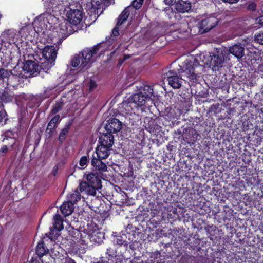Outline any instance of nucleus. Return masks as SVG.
<instances>
[{
    "label": "nucleus",
    "mask_w": 263,
    "mask_h": 263,
    "mask_svg": "<svg viewBox=\"0 0 263 263\" xmlns=\"http://www.w3.org/2000/svg\"><path fill=\"white\" fill-rule=\"evenodd\" d=\"M20 74L21 73L18 74H14L12 70H8L1 68H0V82L8 81V78L11 75L20 77Z\"/></svg>",
    "instance_id": "obj_28"
},
{
    "label": "nucleus",
    "mask_w": 263,
    "mask_h": 263,
    "mask_svg": "<svg viewBox=\"0 0 263 263\" xmlns=\"http://www.w3.org/2000/svg\"><path fill=\"white\" fill-rule=\"evenodd\" d=\"M254 40L257 43L263 45V31H260L259 33L255 34Z\"/></svg>",
    "instance_id": "obj_42"
},
{
    "label": "nucleus",
    "mask_w": 263,
    "mask_h": 263,
    "mask_svg": "<svg viewBox=\"0 0 263 263\" xmlns=\"http://www.w3.org/2000/svg\"><path fill=\"white\" fill-rule=\"evenodd\" d=\"M158 120L157 118L153 119L149 117H146L144 118L143 126L146 130L149 133H153L159 129L160 127L157 124Z\"/></svg>",
    "instance_id": "obj_15"
},
{
    "label": "nucleus",
    "mask_w": 263,
    "mask_h": 263,
    "mask_svg": "<svg viewBox=\"0 0 263 263\" xmlns=\"http://www.w3.org/2000/svg\"><path fill=\"white\" fill-rule=\"evenodd\" d=\"M91 187L90 185L88 183V182L85 181V182H81L79 184V189L80 191L82 192L83 191L85 192H88L89 194L90 195V193L92 192V190H91L90 188Z\"/></svg>",
    "instance_id": "obj_37"
},
{
    "label": "nucleus",
    "mask_w": 263,
    "mask_h": 263,
    "mask_svg": "<svg viewBox=\"0 0 263 263\" xmlns=\"http://www.w3.org/2000/svg\"><path fill=\"white\" fill-rule=\"evenodd\" d=\"M256 23L263 25V15H260L256 19Z\"/></svg>",
    "instance_id": "obj_54"
},
{
    "label": "nucleus",
    "mask_w": 263,
    "mask_h": 263,
    "mask_svg": "<svg viewBox=\"0 0 263 263\" xmlns=\"http://www.w3.org/2000/svg\"><path fill=\"white\" fill-rule=\"evenodd\" d=\"M60 263H76L75 261L70 258L63 257L60 258Z\"/></svg>",
    "instance_id": "obj_50"
},
{
    "label": "nucleus",
    "mask_w": 263,
    "mask_h": 263,
    "mask_svg": "<svg viewBox=\"0 0 263 263\" xmlns=\"http://www.w3.org/2000/svg\"><path fill=\"white\" fill-rule=\"evenodd\" d=\"M161 205L159 204L156 205L155 203L152 202H143L142 204L140 205L137 210L141 212H150V214H159L160 212V208Z\"/></svg>",
    "instance_id": "obj_12"
},
{
    "label": "nucleus",
    "mask_w": 263,
    "mask_h": 263,
    "mask_svg": "<svg viewBox=\"0 0 263 263\" xmlns=\"http://www.w3.org/2000/svg\"><path fill=\"white\" fill-rule=\"evenodd\" d=\"M114 134L110 133L109 131H105L99 137V143L112 147L114 143Z\"/></svg>",
    "instance_id": "obj_18"
},
{
    "label": "nucleus",
    "mask_w": 263,
    "mask_h": 263,
    "mask_svg": "<svg viewBox=\"0 0 263 263\" xmlns=\"http://www.w3.org/2000/svg\"><path fill=\"white\" fill-rule=\"evenodd\" d=\"M75 206L69 201H66L61 205L60 210L61 214H72L74 212Z\"/></svg>",
    "instance_id": "obj_25"
},
{
    "label": "nucleus",
    "mask_w": 263,
    "mask_h": 263,
    "mask_svg": "<svg viewBox=\"0 0 263 263\" xmlns=\"http://www.w3.org/2000/svg\"><path fill=\"white\" fill-rule=\"evenodd\" d=\"M102 160L96 157L93 154L91 158V165L92 171L103 176V173L108 171V167Z\"/></svg>",
    "instance_id": "obj_10"
},
{
    "label": "nucleus",
    "mask_w": 263,
    "mask_h": 263,
    "mask_svg": "<svg viewBox=\"0 0 263 263\" xmlns=\"http://www.w3.org/2000/svg\"><path fill=\"white\" fill-rule=\"evenodd\" d=\"M62 119V118L60 117V115H54L53 117L48 122L49 126L52 124L53 125H56L58 127V124L61 121Z\"/></svg>",
    "instance_id": "obj_38"
},
{
    "label": "nucleus",
    "mask_w": 263,
    "mask_h": 263,
    "mask_svg": "<svg viewBox=\"0 0 263 263\" xmlns=\"http://www.w3.org/2000/svg\"><path fill=\"white\" fill-rule=\"evenodd\" d=\"M75 234H77L78 236V235H81V236H82V234H81V233H80L79 231H76V233H75Z\"/></svg>",
    "instance_id": "obj_62"
},
{
    "label": "nucleus",
    "mask_w": 263,
    "mask_h": 263,
    "mask_svg": "<svg viewBox=\"0 0 263 263\" xmlns=\"http://www.w3.org/2000/svg\"><path fill=\"white\" fill-rule=\"evenodd\" d=\"M205 126L206 124L200 120V118L195 117L192 123V127L196 133L203 134L206 132Z\"/></svg>",
    "instance_id": "obj_19"
},
{
    "label": "nucleus",
    "mask_w": 263,
    "mask_h": 263,
    "mask_svg": "<svg viewBox=\"0 0 263 263\" xmlns=\"http://www.w3.org/2000/svg\"><path fill=\"white\" fill-rule=\"evenodd\" d=\"M133 228L132 226L128 224L127 227H126V230H125V232L127 233V234H130V230L131 229Z\"/></svg>",
    "instance_id": "obj_59"
},
{
    "label": "nucleus",
    "mask_w": 263,
    "mask_h": 263,
    "mask_svg": "<svg viewBox=\"0 0 263 263\" xmlns=\"http://www.w3.org/2000/svg\"><path fill=\"white\" fill-rule=\"evenodd\" d=\"M222 1L230 4H234L238 2L239 0H222Z\"/></svg>",
    "instance_id": "obj_60"
},
{
    "label": "nucleus",
    "mask_w": 263,
    "mask_h": 263,
    "mask_svg": "<svg viewBox=\"0 0 263 263\" xmlns=\"http://www.w3.org/2000/svg\"><path fill=\"white\" fill-rule=\"evenodd\" d=\"M81 196L80 193L77 190H76L68 194L67 201H69L74 205L80 200Z\"/></svg>",
    "instance_id": "obj_29"
},
{
    "label": "nucleus",
    "mask_w": 263,
    "mask_h": 263,
    "mask_svg": "<svg viewBox=\"0 0 263 263\" xmlns=\"http://www.w3.org/2000/svg\"><path fill=\"white\" fill-rule=\"evenodd\" d=\"M57 50L54 46H46L42 51V59H40V67L46 72L54 65Z\"/></svg>",
    "instance_id": "obj_3"
},
{
    "label": "nucleus",
    "mask_w": 263,
    "mask_h": 263,
    "mask_svg": "<svg viewBox=\"0 0 263 263\" xmlns=\"http://www.w3.org/2000/svg\"><path fill=\"white\" fill-rule=\"evenodd\" d=\"M54 251L52 252V255H49L48 253L43 255L40 259L42 263H52L54 261L55 263H60V257H54L55 254H54Z\"/></svg>",
    "instance_id": "obj_26"
},
{
    "label": "nucleus",
    "mask_w": 263,
    "mask_h": 263,
    "mask_svg": "<svg viewBox=\"0 0 263 263\" xmlns=\"http://www.w3.org/2000/svg\"><path fill=\"white\" fill-rule=\"evenodd\" d=\"M132 86L138 90V92L119 105L118 110L122 115L131 114L133 111L139 107L143 110L147 100L155 98L152 86L138 83H134Z\"/></svg>",
    "instance_id": "obj_1"
},
{
    "label": "nucleus",
    "mask_w": 263,
    "mask_h": 263,
    "mask_svg": "<svg viewBox=\"0 0 263 263\" xmlns=\"http://www.w3.org/2000/svg\"><path fill=\"white\" fill-rule=\"evenodd\" d=\"M224 211L226 212V214H233V210H232L231 209H229V207H225L224 209Z\"/></svg>",
    "instance_id": "obj_57"
},
{
    "label": "nucleus",
    "mask_w": 263,
    "mask_h": 263,
    "mask_svg": "<svg viewBox=\"0 0 263 263\" xmlns=\"http://www.w3.org/2000/svg\"><path fill=\"white\" fill-rule=\"evenodd\" d=\"M51 213H53L54 214H59L58 208L54 206H50L49 208L44 212L43 214H50Z\"/></svg>",
    "instance_id": "obj_45"
},
{
    "label": "nucleus",
    "mask_w": 263,
    "mask_h": 263,
    "mask_svg": "<svg viewBox=\"0 0 263 263\" xmlns=\"http://www.w3.org/2000/svg\"><path fill=\"white\" fill-rule=\"evenodd\" d=\"M219 22V19L214 15L205 17L200 23V29L202 30V33L208 32L218 25Z\"/></svg>",
    "instance_id": "obj_9"
},
{
    "label": "nucleus",
    "mask_w": 263,
    "mask_h": 263,
    "mask_svg": "<svg viewBox=\"0 0 263 263\" xmlns=\"http://www.w3.org/2000/svg\"><path fill=\"white\" fill-rule=\"evenodd\" d=\"M192 3H193V2L190 0H180L179 3H176L175 8L179 12L184 13L185 12H189L191 9Z\"/></svg>",
    "instance_id": "obj_22"
},
{
    "label": "nucleus",
    "mask_w": 263,
    "mask_h": 263,
    "mask_svg": "<svg viewBox=\"0 0 263 263\" xmlns=\"http://www.w3.org/2000/svg\"><path fill=\"white\" fill-rule=\"evenodd\" d=\"M247 9L252 12L255 11L256 9V4L254 2H251L247 6Z\"/></svg>",
    "instance_id": "obj_47"
},
{
    "label": "nucleus",
    "mask_w": 263,
    "mask_h": 263,
    "mask_svg": "<svg viewBox=\"0 0 263 263\" xmlns=\"http://www.w3.org/2000/svg\"><path fill=\"white\" fill-rule=\"evenodd\" d=\"M48 251V249L45 247L44 243L43 241L38 243L36 249V253L40 258L43 255L47 254Z\"/></svg>",
    "instance_id": "obj_34"
},
{
    "label": "nucleus",
    "mask_w": 263,
    "mask_h": 263,
    "mask_svg": "<svg viewBox=\"0 0 263 263\" xmlns=\"http://www.w3.org/2000/svg\"><path fill=\"white\" fill-rule=\"evenodd\" d=\"M53 229L60 231L63 229V219L60 215H55L53 218Z\"/></svg>",
    "instance_id": "obj_31"
},
{
    "label": "nucleus",
    "mask_w": 263,
    "mask_h": 263,
    "mask_svg": "<svg viewBox=\"0 0 263 263\" xmlns=\"http://www.w3.org/2000/svg\"><path fill=\"white\" fill-rule=\"evenodd\" d=\"M13 95L10 91H4L0 95V101L2 103H8L13 99Z\"/></svg>",
    "instance_id": "obj_33"
},
{
    "label": "nucleus",
    "mask_w": 263,
    "mask_h": 263,
    "mask_svg": "<svg viewBox=\"0 0 263 263\" xmlns=\"http://www.w3.org/2000/svg\"><path fill=\"white\" fill-rule=\"evenodd\" d=\"M124 242H125V241L122 239L121 237L118 238L116 240V243L120 246L123 245Z\"/></svg>",
    "instance_id": "obj_56"
},
{
    "label": "nucleus",
    "mask_w": 263,
    "mask_h": 263,
    "mask_svg": "<svg viewBox=\"0 0 263 263\" xmlns=\"http://www.w3.org/2000/svg\"><path fill=\"white\" fill-rule=\"evenodd\" d=\"M24 71L29 73V76H36L40 73V66L32 60H25L23 67Z\"/></svg>",
    "instance_id": "obj_11"
},
{
    "label": "nucleus",
    "mask_w": 263,
    "mask_h": 263,
    "mask_svg": "<svg viewBox=\"0 0 263 263\" xmlns=\"http://www.w3.org/2000/svg\"><path fill=\"white\" fill-rule=\"evenodd\" d=\"M122 128V123L118 119L113 118L107 121L105 126V131L110 133H117Z\"/></svg>",
    "instance_id": "obj_13"
},
{
    "label": "nucleus",
    "mask_w": 263,
    "mask_h": 263,
    "mask_svg": "<svg viewBox=\"0 0 263 263\" xmlns=\"http://www.w3.org/2000/svg\"><path fill=\"white\" fill-rule=\"evenodd\" d=\"M84 177L92 188V192L90 193V195H95L96 190L101 189L102 186V179H103V176L92 171L90 173L85 174Z\"/></svg>",
    "instance_id": "obj_6"
},
{
    "label": "nucleus",
    "mask_w": 263,
    "mask_h": 263,
    "mask_svg": "<svg viewBox=\"0 0 263 263\" xmlns=\"http://www.w3.org/2000/svg\"><path fill=\"white\" fill-rule=\"evenodd\" d=\"M145 140L144 132L141 130L139 134L136 135L135 141L139 145L144 146L145 145Z\"/></svg>",
    "instance_id": "obj_35"
},
{
    "label": "nucleus",
    "mask_w": 263,
    "mask_h": 263,
    "mask_svg": "<svg viewBox=\"0 0 263 263\" xmlns=\"http://www.w3.org/2000/svg\"><path fill=\"white\" fill-rule=\"evenodd\" d=\"M242 126L244 130H248L252 129L253 125L252 124L250 123L248 120H247L242 122Z\"/></svg>",
    "instance_id": "obj_44"
},
{
    "label": "nucleus",
    "mask_w": 263,
    "mask_h": 263,
    "mask_svg": "<svg viewBox=\"0 0 263 263\" xmlns=\"http://www.w3.org/2000/svg\"><path fill=\"white\" fill-rule=\"evenodd\" d=\"M97 86V83L95 81L90 80L88 84L89 89L90 91L93 90Z\"/></svg>",
    "instance_id": "obj_49"
},
{
    "label": "nucleus",
    "mask_w": 263,
    "mask_h": 263,
    "mask_svg": "<svg viewBox=\"0 0 263 263\" xmlns=\"http://www.w3.org/2000/svg\"><path fill=\"white\" fill-rule=\"evenodd\" d=\"M228 53L222 49H216L210 53V67L214 70H218L223 66Z\"/></svg>",
    "instance_id": "obj_5"
},
{
    "label": "nucleus",
    "mask_w": 263,
    "mask_h": 263,
    "mask_svg": "<svg viewBox=\"0 0 263 263\" xmlns=\"http://www.w3.org/2000/svg\"><path fill=\"white\" fill-rule=\"evenodd\" d=\"M71 25L67 21L60 24L59 33L62 35V38L65 39L74 32Z\"/></svg>",
    "instance_id": "obj_16"
},
{
    "label": "nucleus",
    "mask_w": 263,
    "mask_h": 263,
    "mask_svg": "<svg viewBox=\"0 0 263 263\" xmlns=\"http://www.w3.org/2000/svg\"><path fill=\"white\" fill-rule=\"evenodd\" d=\"M83 15L82 10L70 8V10L67 12L66 17L69 23L76 26L82 22Z\"/></svg>",
    "instance_id": "obj_8"
},
{
    "label": "nucleus",
    "mask_w": 263,
    "mask_h": 263,
    "mask_svg": "<svg viewBox=\"0 0 263 263\" xmlns=\"http://www.w3.org/2000/svg\"><path fill=\"white\" fill-rule=\"evenodd\" d=\"M89 161V159L88 157L87 156H83L80 159L79 165L83 168H84L87 166Z\"/></svg>",
    "instance_id": "obj_41"
},
{
    "label": "nucleus",
    "mask_w": 263,
    "mask_h": 263,
    "mask_svg": "<svg viewBox=\"0 0 263 263\" xmlns=\"http://www.w3.org/2000/svg\"><path fill=\"white\" fill-rule=\"evenodd\" d=\"M130 14V7H126L119 15L117 18V26L122 25L128 18Z\"/></svg>",
    "instance_id": "obj_27"
},
{
    "label": "nucleus",
    "mask_w": 263,
    "mask_h": 263,
    "mask_svg": "<svg viewBox=\"0 0 263 263\" xmlns=\"http://www.w3.org/2000/svg\"><path fill=\"white\" fill-rule=\"evenodd\" d=\"M88 237H89L91 241L99 243L104 238V234L95 229L92 232L89 231Z\"/></svg>",
    "instance_id": "obj_21"
},
{
    "label": "nucleus",
    "mask_w": 263,
    "mask_h": 263,
    "mask_svg": "<svg viewBox=\"0 0 263 263\" xmlns=\"http://www.w3.org/2000/svg\"><path fill=\"white\" fill-rule=\"evenodd\" d=\"M192 2H193V4H195V3L197 2L199 0H190Z\"/></svg>",
    "instance_id": "obj_63"
},
{
    "label": "nucleus",
    "mask_w": 263,
    "mask_h": 263,
    "mask_svg": "<svg viewBox=\"0 0 263 263\" xmlns=\"http://www.w3.org/2000/svg\"><path fill=\"white\" fill-rule=\"evenodd\" d=\"M16 142V140L15 138H11L10 140H8L5 142L7 144V146H8L10 148H12L13 147L14 145Z\"/></svg>",
    "instance_id": "obj_51"
},
{
    "label": "nucleus",
    "mask_w": 263,
    "mask_h": 263,
    "mask_svg": "<svg viewBox=\"0 0 263 263\" xmlns=\"http://www.w3.org/2000/svg\"><path fill=\"white\" fill-rule=\"evenodd\" d=\"M111 146L100 144L96 148V157L100 159H106L110 154Z\"/></svg>",
    "instance_id": "obj_14"
},
{
    "label": "nucleus",
    "mask_w": 263,
    "mask_h": 263,
    "mask_svg": "<svg viewBox=\"0 0 263 263\" xmlns=\"http://www.w3.org/2000/svg\"><path fill=\"white\" fill-rule=\"evenodd\" d=\"M100 43L93 46L91 48H86L79 54H76L71 59V65L73 67H78L80 64L81 69H87L95 59L93 58L98 54L101 47Z\"/></svg>",
    "instance_id": "obj_2"
},
{
    "label": "nucleus",
    "mask_w": 263,
    "mask_h": 263,
    "mask_svg": "<svg viewBox=\"0 0 263 263\" xmlns=\"http://www.w3.org/2000/svg\"><path fill=\"white\" fill-rule=\"evenodd\" d=\"M164 208L167 213L172 212V214H184L186 211L184 205L178 202L170 203V204H167V206H164Z\"/></svg>",
    "instance_id": "obj_17"
},
{
    "label": "nucleus",
    "mask_w": 263,
    "mask_h": 263,
    "mask_svg": "<svg viewBox=\"0 0 263 263\" xmlns=\"http://www.w3.org/2000/svg\"><path fill=\"white\" fill-rule=\"evenodd\" d=\"M107 0H90L86 4V9L91 12L96 11L101 8L102 4L106 5Z\"/></svg>",
    "instance_id": "obj_20"
},
{
    "label": "nucleus",
    "mask_w": 263,
    "mask_h": 263,
    "mask_svg": "<svg viewBox=\"0 0 263 263\" xmlns=\"http://www.w3.org/2000/svg\"><path fill=\"white\" fill-rule=\"evenodd\" d=\"M120 26H117V24L116 23V26L112 30L111 35L114 36V37H117L119 35V27Z\"/></svg>",
    "instance_id": "obj_52"
},
{
    "label": "nucleus",
    "mask_w": 263,
    "mask_h": 263,
    "mask_svg": "<svg viewBox=\"0 0 263 263\" xmlns=\"http://www.w3.org/2000/svg\"><path fill=\"white\" fill-rule=\"evenodd\" d=\"M130 58V55L128 54H124L123 57L122 58H120L118 60L117 66L118 67H120L124 62L126 61L127 59Z\"/></svg>",
    "instance_id": "obj_48"
},
{
    "label": "nucleus",
    "mask_w": 263,
    "mask_h": 263,
    "mask_svg": "<svg viewBox=\"0 0 263 263\" xmlns=\"http://www.w3.org/2000/svg\"><path fill=\"white\" fill-rule=\"evenodd\" d=\"M6 114V112L5 110H0V122H2L4 119L5 117V115Z\"/></svg>",
    "instance_id": "obj_55"
},
{
    "label": "nucleus",
    "mask_w": 263,
    "mask_h": 263,
    "mask_svg": "<svg viewBox=\"0 0 263 263\" xmlns=\"http://www.w3.org/2000/svg\"><path fill=\"white\" fill-rule=\"evenodd\" d=\"M177 133H178V134H179V135H181V130H180V129H178V130H177Z\"/></svg>",
    "instance_id": "obj_64"
},
{
    "label": "nucleus",
    "mask_w": 263,
    "mask_h": 263,
    "mask_svg": "<svg viewBox=\"0 0 263 263\" xmlns=\"http://www.w3.org/2000/svg\"><path fill=\"white\" fill-rule=\"evenodd\" d=\"M72 120H71L66 123L64 127L61 130L58 138V140L61 143H62L66 139L67 135L72 124Z\"/></svg>",
    "instance_id": "obj_24"
},
{
    "label": "nucleus",
    "mask_w": 263,
    "mask_h": 263,
    "mask_svg": "<svg viewBox=\"0 0 263 263\" xmlns=\"http://www.w3.org/2000/svg\"><path fill=\"white\" fill-rule=\"evenodd\" d=\"M14 134L12 131L7 130L5 132L3 135V142H6L7 140H10L11 138H14Z\"/></svg>",
    "instance_id": "obj_40"
},
{
    "label": "nucleus",
    "mask_w": 263,
    "mask_h": 263,
    "mask_svg": "<svg viewBox=\"0 0 263 263\" xmlns=\"http://www.w3.org/2000/svg\"><path fill=\"white\" fill-rule=\"evenodd\" d=\"M143 2V0H134L132 2V5L136 9H139Z\"/></svg>",
    "instance_id": "obj_46"
},
{
    "label": "nucleus",
    "mask_w": 263,
    "mask_h": 263,
    "mask_svg": "<svg viewBox=\"0 0 263 263\" xmlns=\"http://www.w3.org/2000/svg\"><path fill=\"white\" fill-rule=\"evenodd\" d=\"M164 79H166L168 84L174 89H178L181 87L183 79L179 72L175 70H170L168 72L164 73Z\"/></svg>",
    "instance_id": "obj_7"
},
{
    "label": "nucleus",
    "mask_w": 263,
    "mask_h": 263,
    "mask_svg": "<svg viewBox=\"0 0 263 263\" xmlns=\"http://www.w3.org/2000/svg\"><path fill=\"white\" fill-rule=\"evenodd\" d=\"M64 105V103L62 101L55 102L49 114V116H53L54 115H58L57 114L62 109Z\"/></svg>",
    "instance_id": "obj_30"
},
{
    "label": "nucleus",
    "mask_w": 263,
    "mask_h": 263,
    "mask_svg": "<svg viewBox=\"0 0 263 263\" xmlns=\"http://www.w3.org/2000/svg\"><path fill=\"white\" fill-rule=\"evenodd\" d=\"M47 21V19H45V18L42 15H40L37 16L35 20H34L33 25L35 26V27H37L38 28L43 29V28H46L47 25L46 22Z\"/></svg>",
    "instance_id": "obj_32"
},
{
    "label": "nucleus",
    "mask_w": 263,
    "mask_h": 263,
    "mask_svg": "<svg viewBox=\"0 0 263 263\" xmlns=\"http://www.w3.org/2000/svg\"><path fill=\"white\" fill-rule=\"evenodd\" d=\"M116 252L115 249L111 248H109L107 249L106 255L107 254L109 256L113 257L116 256Z\"/></svg>",
    "instance_id": "obj_53"
},
{
    "label": "nucleus",
    "mask_w": 263,
    "mask_h": 263,
    "mask_svg": "<svg viewBox=\"0 0 263 263\" xmlns=\"http://www.w3.org/2000/svg\"><path fill=\"white\" fill-rule=\"evenodd\" d=\"M200 66L198 59L192 56L184 61L182 70L190 80L194 81L197 80L196 69Z\"/></svg>",
    "instance_id": "obj_4"
},
{
    "label": "nucleus",
    "mask_w": 263,
    "mask_h": 263,
    "mask_svg": "<svg viewBox=\"0 0 263 263\" xmlns=\"http://www.w3.org/2000/svg\"><path fill=\"white\" fill-rule=\"evenodd\" d=\"M119 53L117 52L116 50L112 51L109 55H107V59L106 62L107 64H113L115 62L117 57L118 56Z\"/></svg>",
    "instance_id": "obj_36"
},
{
    "label": "nucleus",
    "mask_w": 263,
    "mask_h": 263,
    "mask_svg": "<svg viewBox=\"0 0 263 263\" xmlns=\"http://www.w3.org/2000/svg\"><path fill=\"white\" fill-rule=\"evenodd\" d=\"M244 51L245 48L241 44H235L229 48L230 53L238 59L244 55Z\"/></svg>",
    "instance_id": "obj_23"
},
{
    "label": "nucleus",
    "mask_w": 263,
    "mask_h": 263,
    "mask_svg": "<svg viewBox=\"0 0 263 263\" xmlns=\"http://www.w3.org/2000/svg\"><path fill=\"white\" fill-rule=\"evenodd\" d=\"M10 148L6 145H3L0 147V157L6 156L8 154Z\"/></svg>",
    "instance_id": "obj_43"
},
{
    "label": "nucleus",
    "mask_w": 263,
    "mask_h": 263,
    "mask_svg": "<svg viewBox=\"0 0 263 263\" xmlns=\"http://www.w3.org/2000/svg\"><path fill=\"white\" fill-rule=\"evenodd\" d=\"M165 3L168 5H172L176 2V0H164Z\"/></svg>",
    "instance_id": "obj_58"
},
{
    "label": "nucleus",
    "mask_w": 263,
    "mask_h": 263,
    "mask_svg": "<svg viewBox=\"0 0 263 263\" xmlns=\"http://www.w3.org/2000/svg\"><path fill=\"white\" fill-rule=\"evenodd\" d=\"M83 212H85L84 210H83V211H80V212H78L77 214H83Z\"/></svg>",
    "instance_id": "obj_61"
},
{
    "label": "nucleus",
    "mask_w": 263,
    "mask_h": 263,
    "mask_svg": "<svg viewBox=\"0 0 263 263\" xmlns=\"http://www.w3.org/2000/svg\"><path fill=\"white\" fill-rule=\"evenodd\" d=\"M57 128L56 125H51L49 126V123L47 124V127L46 129V132L47 134L48 138H51L53 135L54 132Z\"/></svg>",
    "instance_id": "obj_39"
}]
</instances>
